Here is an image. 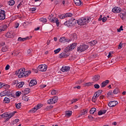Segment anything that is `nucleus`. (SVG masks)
I'll list each match as a JSON object with an SVG mask.
<instances>
[{
	"mask_svg": "<svg viewBox=\"0 0 126 126\" xmlns=\"http://www.w3.org/2000/svg\"><path fill=\"white\" fill-rule=\"evenodd\" d=\"M90 21H91V17L81 18L77 20V24L78 25H86Z\"/></svg>",
	"mask_w": 126,
	"mask_h": 126,
	"instance_id": "nucleus-1",
	"label": "nucleus"
},
{
	"mask_svg": "<svg viewBox=\"0 0 126 126\" xmlns=\"http://www.w3.org/2000/svg\"><path fill=\"white\" fill-rule=\"evenodd\" d=\"M24 71H25V68H22L16 71V75H18L19 78L24 77Z\"/></svg>",
	"mask_w": 126,
	"mask_h": 126,
	"instance_id": "nucleus-2",
	"label": "nucleus"
},
{
	"mask_svg": "<svg viewBox=\"0 0 126 126\" xmlns=\"http://www.w3.org/2000/svg\"><path fill=\"white\" fill-rule=\"evenodd\" d=\"M89 48L88 45L86 44H83L82 45H80L77 48L78 52H80V53H82V52H84V51H86Z\"/></svg>",
	"mask_w": 126,
	"mask_h": 126,
	"instance_id": "nucleus-3",
	"label": "nucleus"
},
{
	"mask_svg": "<svg viewBox=\"0 0 126 126\" xmlns=\"http://www.w3.org/2000/svg\"><path fill=\"white\" fill-rule=\"evenodd\" d=\"M69 55H70L69 51H67L66 49H65L64 51L60 54L59 57L61 59L62 58H67Z\"/></svg>",
	"mask_w": 126,
	"mask_h": 126,
	"instance_id": "nucleus-4",
	"label": "nucleus"
},
{
	"mask_svg": "<svg viewBox=\"0 0 126 126\" xmlns=\"http://www.w3.org/2000/svg\"><path fill=\"white\" fill-rule=\"evenodd\" d=\"M11 94V92L9 90L4 91L0 93V95L1 97H3L4 96H9Z\"/></svg>",
	"mask_w": 126,
	"mask_h": 126,
	"instance_id": "nucleus-5",
	"label": "nucleus"
},
{
	"mask_svg": "<svg viewBox=\"0 0 126 126\" xmlns=\"http://www.w3.org/2000/svg\"><path fill=\"white\" fill-rule=\"evenodd\" d=\"M48 66H47V65H39L37 69L39 70V71H46L47 70Z\"/></svg>",
	"mask_w": 126,
	"mask_h": 126,
	"instance_id": "nucleus-6",
	"label": "nucleus"
},
{
	"mask_svg": "<svg viewBox=\"0 0 126 126\" xmlns=\"http://www.w3.org/2000/svg\"><path fill=\"white\" fill-rule=\"evenodd\" d=\"M58 102V97H54L53 98H51L48 100L47 103L49 105H52L53 104H56Z\"/></svg>",
	"mask_w": 126,
	"mask_h": 126,
	"instance_id": "nucleus-7",
	"label": "nucleus"
},
{
	"mask_svg": "<svg viewBox=\"0 0 126 126\" xmlns=\"http://www.w3.org/2000/svg\"><path fill=\"white\" fill-rule=\"evenodd\" d=\"M5 19V11L0 9V20H4Z\"/></svg>",
	"mask_w": 126,
	"mask_h": 126,
	"instance_id": "nucleus-8",
	"label": "nucleus"
},
{
	"mask_svg": "<svg viewBox=\"0 0 126 126\" xmlns=\"http://www.w3.org/2000/svg\"><path fill=\"white\" fill-rule=\"evenodd\" d=\"M77 44L76 43H72L70 46H68L66 48V51L70 52L72 50H74V49L76 47Z\"/></svg>",
	"mask_w": 126,
	"mask_h": 126,
	"instance_id": "nucleus-9",
	"label": "nucleus"
},
{
	"mask_svg": "<svg viewBox=\"0 0 126 126\" xmlns=\"http://www.w3.org/2000/svg\"><path fill=\"white\" fill-rule=\"evenodd\" d=\"M112 11L114 13H120L122 11V9L120 7H114L112 9Z\"/></svg>",
	"mask_w": 126,
	"mask_h": 126,
	"instance_id": "nucleus-10",
	"label": "nucleus"
},
{
	"mask_svg": "<svg viewBox=\"0 0 126 126\" xmlns=\"http://www.w3.org/2000/svg\"><path fill=\"white\" fill-rule=\"evenodd\" d=\"M120 16L122 19L124 20L125 18H126V10L124 9L123 10H121V13L120 14Z\"/></svg>",
	"mask_w": 126,
	"mask_h": 126,
	"instance_id": "nucleus-11",
	"label": "nucleus"
},
{
	"mask_svg": "<svg viewBox=\"0 0 126 126\" xmlns=\"http://www.w3.org/2000/svg\"><path fill=\"white\" fill-rule=\"evenodd\" d=\"M116 105H118V101H112L109 102V103L108 104V105L110 108H112V107H115Z\"/></svg>",
	"mask_w": 126,
	"mask_h": 126,
	"instance_id": "nucleus-12",
	"label": "nucleus"
},
{
	"mask_svg": "<svg viewBox=\"0 0 126 126\" xmlns=\"http://www.w3.org/2000/svg\"><path fill=\"white\" fill-rule=\"evenodd\" d=\"M70 39H67L65 37H62L60 38V42L61 43H66L67 42H70Z\"/></svg>",
	"mask_w": 126,
	"mask_h": 126,
	"instance_id": "nucleus-13",
	"label": "nucleus"
},
{
	"mask_svg": "<svg viewBox=\"0 0 126 126\" xmlns=\"http://www.w3.org/2000/svg\"><path fill=\"white\" fill-rule=\"evenodd\" d=\"M5 36L7 38H13L14 37V33L12 32H8L5 34Z\"/></svg>",
	"mask_w": 126,
	"mask_h": 126,
	"instance_id": "nucleus-14",
	"label": "nucleus"
},
{
	"mask_svg": "<svg viewBox=\"0 0 126 126\" xmlns=\"http://www.w3.org/2000/svg\"><path fill=\"white\" fill-rule=\"evenodd\" d=\"M70 23H71V26H75L76 23H77V20H75L73 18H71L70 19Z\"/></svg>",
	"mask_w": 126,
	"mask_h": 126,
	"instance_id": "nucleus-15",
	"label": "nucleus"
},
{
	"mask_svg": "<svg viewBox=\"0 0 126 126\" xmlns=\"http://www.w3.org/2000/svg\"><path fill=\"white\" fill-rule=\"evenodd\" d=\"M51 22L53 23H56L57 26L59 27L60 26V22H59V19L57 18H53L52 20H51Z\"/></svg>",
	"mask_w": 126,
	"mask_h": 126,
	"instance_id": "nucleus-16",
	"label": "nucleus"
},
{
	"mask_svg": "<svg viewBox=\"0 0 126 126\" xmlns=\"http://www.w3.org/2000/svg\"><path fill=\"white\" fill-rule=\"evenodd\" d=\"M7 28V26L6 25H2L0 26V33L5 31V30Z\"/></svg>",
	"mask_w": 126,
	"mask_h": 126,
	"instance_id": "nucleus-17",
	"label": "nucleus"
},
{
	"mask_svg": "<svg viewBox=\"0 0 126 126\" xmlns=\"http://www.w3.org/2000/svg\"><path fill=\"white\" fill-rule=\"evenodd\" d=\"M70 38L71 40H73V41H74V40H77V34L75 33H72L70 36Z\"/></svg>",
	"mask_w": 126,
	"mask_h": 126,
	"instance_id": "nucleus-18",
	"label": "nucleus"
},
{
	"mask_svg": "<svg viewBox=\"0 0 126 126\" xmlns=\"http://www.w3.org/2000/svg\"><path fill=\"white\" fill-rule=\"evenodd\" d=\"M70 69V67L67 66H64L62 68V71L64 72L65 71H68Z\"/></svg>",
	"mask_w": 126,
	"mask_h": 126,
	"instance_id": "nucleus-19",
	"label": "nucleus"
},
{
	"mask_svg": "<svg viewBox=\"0 0 126 126\" xmlns=\"http://www.w3.org/2000/svg\"><path fill=\"white\" fill-rule=\"evenodd\" d=\"M31 91L30 90V89L27 88L25 90H23L22 91V92H23V94H24V95H27V94H29V93H30Z\"/></svg>",
	"mask_w": 126,
	"mask_h": 126,
	"instance_id": "nucleus-20",
	"label": "nucleus"
},
{
	"mask_svg": "<svg viewBox=\"0 0 126 126\" xmlns=\"http://www.w3.org/2000/svg\"><path fill=\"white\" fill-rule=\"evenodd\" d=\"M37 84V81L35 80H32L29 83V86L32 87V86H34V85H36Z\"/></svg>",
	"mask_w": 126,
	"mask_h": 126,
	"instance_id": "nucleus-21",
	"label": "nucleus"
},
{
	"mask_svg": "<svg viewBox=\"0 0 126 126\" xmlns=\"http://www.w3.org/2000/svg\"><path fill=\"white\" fill-rule=\"evenodd\" d=\"M24 85V82H20L16 85V88H22Z\"/></svg>",
	"mask_w": 126,
	"mask_h": 126,
	"instance_id": "nucleus-22",
	"label": "nucleus"
},
{
	"mask_svg": "<svg viewBox=\"0 0 126 126\" xmlns=\"http://www.w3.org/2000/svg\"><path fill=\"white\" fill-rule=\"evenodd\" d=\"M26 40H29V37L27 36L26 38H22L21 37H19L18 38V41L19 42H24V41H26Z\"/></svg>",
	"mask_w": 126,
	"mask_h": 126,
	"instance_id": "nucleus-23",
	"label": "nucleus"
},
{
	"mask_svg": "<svg viewBox=\"0 0 126 126\" xmlns=\"http://www.w3.org/2000/svg\"><path fill=\"white\" fill-rule=\"evenodd\" d=\"M74 2L76 5H77L78 6H79V5H81L83 4L82 2H81V1L80 0H74Z\"/></svg>",
	"mask_w": 126,
	"mask_h": 126,
	"instance_id": "nucleus-24",
	"label": "nucleus"
},
{
	"mask_svg": "<svg viewBox=\"0 0 126 126\" xmlns=\"http://www.w3.org/2000/svg\"><path fill=\"white\" fill-rule=\"evenodd\" d=\"M88 112V110L87 109L82 110L81 112V114L79 115L78 118H80V117H81V116H83V115H86V114H87Z\"/></svg>",
	"mask_w": 126,
	"mask_h": 126,
	"instance_id": "nucleus-25",
	"label": "nucleus"
},
{
	"mask_svg": "<svg viewBox=\"0 0 126 126\" xmlns=\"http://www.w3.org/2000/svg\"><path fill=\"white\" fill-rule=\"evenodd\" d=\"M100 79V76L99 75H95L94 78H93V81L94 82H96L98 81Z\"/></svg>",
	"mask_w": 126,
	"mask_h": 126,
	"instance_id": "nucleus-26",
	"label": "nucleus"
},
{
	"mask_svg": "<svg viewBox=\"0 0 126 126\" xmlns=\"http://www.w3.org/2000/svg\"><path fill=\"white\" fill-rule=\"evenodd\" d=\"M109 82H110V81H109L108 80H106L105 81L103 82L102 83H101V87L102 88H104V87H105V86H106L107 84L109 83Z\"/></svg>",
	"mask_w": 126,
	"mask_h": 126,
	"instance_id": "nucleus-27",
	"label": "nucleus"
},
{
	"mask_svg": "<svg viewBox=\"0 0 126 126\" xmlns=\"http://www.w3.org/2000/svg\"><path fill=\"white\" fill-rule=\"evenodd\" d=\"M71 115H72V111H68L65 112V117H67V118H69Z\"/></svg>",
	"mask_w": 126,
	"mask_h": 126,
	"instance_id": "nucleus-28",
	"label": "nucleus"
},
{
	"mask_svg": "<svg viewBox=\"0 0 126 126\" xmlns=\"http://www.w3.org/2000/svg\"><path fill=\"white\" fill-rule=\"evenodd\" d=\"M7 50H8V46L6 45H3L2 47L1 51L3 52V53H4L5 52H7Z\"/></svg>",
	"mask_w": 126,
	"mask_h": 126,
	"instance_id": "nucleus-29",
	"label": "nucleus"
},
{
	"mask_svg": "<svg viewBox=\"0 0 126 126\" xmlns=\"http://www.w3.org/2000/svg\"><path fill=\"white\" fill-rule=\"evenodd\" d=\"M15 113H16V111H14L12 113H10L11 115L9 117H8L6 119V121H9L10 119H11V118H12V117H13V116H14V115H15Z\"/></svg>",
	"mask_w": 126,
	"mask_h": 126,
	"instance_id": "nucleus-30",
	"label": "nucleus"
},
{
	"mask_svg": "<svg viewBox=\"0 0 126 126\" xmlns=\"http://www.w3.org/2000/svg\"><path fill=\"white\" fill-rule=\"evenodd\" d=\"M11 115H10V113L7 114L6 113H4L3 114L0 115V117H1L2 118H7L8 117H10Z\"/></svg>",
	"mask_w": 126,
	"mask_h": 126,
	"instance_id": "nucleus-31",
	"label": "nucleus"
},
{
	"mask_svg": "<svg viewBox=\"0 0 126 126\" xmlns=\"http://www.w3.org/2000/svg\"><path fill=\"white\" fill-rule=\"evenodd\" d=\"M30 74H31V71L28 70V71H25L24 72V76H28V75H30Z\"/></svg>",
	"mask_w": 126,
	"mask_h": 126,
	"instance_id": "nucleus-32",
	"label": "nucleus"
},
{
	"mask_svg": "<svg viewBox=\"0 0 126 126\" xmlns=\"http://www.w3.org/2000/svg\"><path fill=\"white\" fill-rule=\"evenodd\" d=\"M64 25H65V26H67V27H70V26H71V23H70V20L66 21L64 23Z\"/></svg>",
	"mask_w": 126,
	"mask_h": 126,
	"instance_id": "nucleus-33",
	"label": "nucleus"
},
{
	"mask_svg": "<svg viewBox=\"0 0 126 126\" xmlns=\"http://www.w3.org/2000/svg\"><path fill=\"white\" fill-rule=\"evenodd\" d=\"M97 43V41L96 40H93V41L89 42V45L91 46L92 47H93V46L96 45Z\"/></svg>",
	"mask_w": 126,
	"mask_h": 126,
	"instance_id": "nucleus-34",
	"label": "nucleus"
},
{
	"mask_svg": "<svg viewBox=\"0 0 126 126\" xmlns=\"http://www.w3.org/2000/svg\"><path fill=\"white\" fill-rule=\"evenodd\" d=\"M51 95H58L59 91L53 90L51 92Z\"/></svg>",
	"mask_w": 126,
	"mask_h": 126,
	"instance_id": "nucleus-35",
	"label": "nucleus"
},
{
	"mask_svg": "<svg viewBox=\"0 0 126 126\" xmlns=\"http://www.w3.org/2000/svg\"><path fill=\"white\" fill-rule=\"evenodd\" d=\"M4 102H5V103H6L7 104H8V103L10 102V99L8 97H5L4 99Z\"/></svg>",
	"mask_w": 126,
	"mask_h": 126,
	"instance_id": "nucleus-36",
	"label": "nucleus"
},
{
	"mask_svg": "<svg viewBox=\"0 0 126 126\" xmlns=\"http://www.w3.org/2000/svg\"><path fill=\"white\" fill-rule=\"evenodd\" d=\"M43 107V104L39 103L37 105V106H35V108H36V110H39V109H41Z\"/></svg>",
	"mask_w": 126,
	"mask_h": 126,
	"instance_id": "nucleus-37",
	"label": "nucleus"
},
{
	"mask_svg": "<svg viewBox=\"0 0 126 126\" xmlns=\"http://www.w3.org/2000/svg\"><path fill=\"white\" fill-rule=\"evenodd\" d=\"M15 107L16 109H20L21 108V103H15Z\"/></svg>",
	"mask_w": 126,
	"mask_h": 126,
	"instance_id": "nucleus-38",
	"label": "nucleus"
},
{
	"mask_svg": "<svg viewBox=\"0 0 126 126\" xmlns=\"http://www.w3.org/2000/svg\"><path fill=\"white\" fill-rule=\"evenodd\" d=\"M39 21H40L41 22H42L43 23H46V22H47V19L44 18H41L39 19Z\"/></svg>",
	"mask_w": 126,
	"mask_h": 126,
	"instance_id": "nucleus-39",
	"label": "nucleus"
},
{
	"mask_svg": "<svg viewBox=\"0 0 126 126\" xmlns=\"http://www.w3.org/2000/svg\"><path fill=\"white\" fill-rule=\"evenodd\" d=\"M96 112V108H92L90 110V114L92 115H93Z\"/></svg>",
	"mask_w": 126,
	"mask_h": 126,
	"instance_id": "nucleus-40",
	"label": "nucleus"
},
{
	"mask_svg": "<svg viewBox=\"0 0 126 126\" xmlns=\"http://www.w3.org/2000/svg\"><path fill=\"white\" fill-rule=\"evenodd\" d=\"M14 3H15V1L13 0H11L8 1L9 5H14Z\"/></svg>",
	"mask_w": 126,
	"mask_h": 126,
	"instance_id": "nucleus-41",
	"label": "nucleus"
},
{
	"mask_svg": "<svg viewBox=\"0 0 126 126\" xmlns=\"http://www.w3.org/2000/svg\"><path fill=\"white\" fill-rule=\"evenodd\" d=\"M59 18L60 19H64L65 18V14H62L59 16Z\"/></svg>",
	"mask_w": 126,
	"mask_h": 126,
	"instance_id": "nucleus-42",
	"label": "nucleus"
},
{
	"mask_svg": "<svg viewBox=\"0 0 126 126\" xmlns=\"http://www.w3.org/2000/svg\"><path fill=\"white\" fill-rule=\"evenodd\" d=\"M36 111H37V108H36V106H35L33 108L30 110L29 112H32V113H35Z\"/></svg>",
	"mask_w": 126,
	"mask_h": 126,
	"instance_id": "nucleus-43",
	"label": "nucleus"
},
{
	"mask_svg": "<svg viewBox=\"0 0 126 126\" xmlns=\"http://www.w3.org/2000/svg\"><path fill=\"white\" fill-rule=\"evenodd\" d=\"M22 99L24 101H28V100H29V98H28V97L25 96H23Z\"/></svg>",
	"mask_w": 126,
	"mask_h": 126,
	"instance_id": "nucleus-44",
	"label": "nucleus"
},
{
	"mask_svg": "<svg viewBox=\"0 0 126 126\" xmlns=\"http://www.w3.org/2000/svg\"><path fill=\"white\" fill-rule=\"evenodd\" d=\"M113 94H118L119 93V89L116 88L113 91Z\"/></svg>",
	"mask_w": 126,
	"mask_h": 126,
	"instance_id": "nucleus-45",
	"label": "nucleus"
},
{
	"mask_svg": "<svg viewBox=\"0 0 126 126\" xmlns=\"http://www.w3.org/2000/svg\"><path fill=\"white\" fill-rule=\"evenodd\" d=\"M65 16L66 17H71L72 16V14L68 13L65 14Z\"/></svg>",
	"mask_w": 126,
	"mask_h": 126,
	"instance_id": "nucleus-46",
	"label": "nucleus"
},
{
	"mask_svg": "<svg viewBox=\"0 0 126 126\" xmlns=\"http://www.w3.org/2000/svg\"><path fill=\"white\" fill-rule=\"evenodd\" d=\"M61 48H58L55 50H54V53L55 54H58V53H60V52H61Z\"/></svg>",
	"mask_w": 126,
	"mask_h": 126,
	"instance_id": "nucleus-47",
	"label": "nucleus"
},
{
	"mask_svg": "<svg viewBox=\"0 0 126 126\" xmlns=\"http://www.w3.org/2000/svg\"><path fill=\"white\" fill-rule=\"evenodd\" d=\"M53 18L54 16H53V14H51V15H49V16L48 17L49 20H50L51 21L53 20Z\"/></svg>",
	"mask_w": 126,
	"mask_h": 126,
	"instance_id": "nucleus-48",
	"label": "nucleus"
},
{
	"mask_svg": "<svg viewBox=\"0 0 126 126\" xmlns=\"http://www.w3.org/2000/svg\"><path fill=\"white\" fill-rule=\"evenodd\" d=\"M108 96H113L114 95L113 93H112V91H110L108 93H107Z\"/></svg>",
	"mask_w": 126,
	"mask_h": 126,
	"instance_id": "nucleus-49",
	"label": "nucleus"
},
{
	"mask_svg": "<svg viewBox=\"0 0 126 126\" xmlns=\"http://www.w3.org/2000/svg\"><path fill=\"white\" fill-rule=\"evenodd\" d=\"M102 92H103V91L99 90L97 92H96L95 93L98 94V96H100V94L102 93Z\"/></svg>",
	"mask_w": 126,
	"mask_h": 126,
	"instance_id": "nucleus-50",
	"label": "nucleus"
},
{
	"mask_svg": "<svg viewBox=\"0 0 126 126\" xmlns=\"http://www.w3.org/2000/svg\"><path fill=\"white\" fill-rule=\"evenodd\" d=\"M124 29H123V26H121L119 29L117 30L118 32H121V31H123Z\"/></svg>",
	"mask_w": 126,
	"mask_h": 126,
	"instance_id": "nucleus-51",
	"label": "nucleus"
},
{
	"mask_svg": "<svg viewBox=\"0 0 126 126\" xmlns=\"http://www.w3.org/2000/svg\"><path fill=\"white\" fill-rule=\"evenodd\" d=\"M93 83L89 82L85 84L86 86H91Z\"/></svg>",
	"mask_w": 126,
	"mask_h": 126,
	"instance_id": "nucleus-52",
	"label": "nucleus"
},
{
	"mask_svg": "<svg viewBox=\"0 0 126 126\" xmlns=\"http://www.w3.org/2000/svg\"><path fill=\"white\" fill-rule=\"evenodd\" d=\"M94 87L96 89H99V88H100V86L98 84H95L94 85Z\"/></svg>",
	"mask_w": 126,
	"mask_h": 126,
	"instance_id": "nucleus-53",
	"label": "nucleus"
},
{
	"mask_svg": "<svg viewBox=\"0 0 126 126\" xmlns=\"http://www.w3.org/2000/svg\"><path fill=\"white\" fill-rule=\"evenodd\" d=\"M22 94L21 92H17L16 93V96H17L18 97H19V96H20V94Z\"/></svg>",
	"mask_w": 126,
	"mask_h": 126,
	"instance_id": "nucleus-54",
	"label": "nucleus"
},
{
	"mask_svg": "<svg viewBox=\"0 0 126 126\" xmlns=\"http://www.w3.org/2000/svg\"><path fill=\"white\" fill-rule=\"evenodd\" d=\"M102 22H106V21H107V17H103L102 18Z\"/></svg>",
	"mask_w": 126,
	"mask_h": 126,
	"instance_id": "nucleus-55",
	"label": "nucleus"
},
{
	"mask_svg": "<svg viewBox=\"0 0 126 126\" xmlns=\"http://www.w3.org/2000/svg\"><path fill=\"white\" fill-rule=\"evenodd\" d=\"M92 100V101L94 102V103H95V102H96L97 100V98L94 97V96H93Z\"/></svg>",
	"mask_w": 126,
	"mask_h": 126,
	"instance_id": "nucleus-56",
	"label": "nucleus"
},
{
	"mask_svg": "<svg viewBox=\"0 0 126 126\" xmlns=\"http://www.w3.org/2000/svg\"><path fill=\"white\" fill-rule=\"evenodd\" d=\"M78 99L77 98H75V99H73L71 101V104H73V103H75V102H77Z\"/></svg>",
	"mask_w": 126,
	"mask_h": 126,
	"instance_id": "nucleus-57",
	"label": "nucleus"
},
{
	"mask_svg": "<svg viewBox=\"0 0 126 126\" xmlns=\"http://www.w3.org/2000/svg\"><path fill=\"white\" fill-rule=\"evenodd\" d=\"M9 67H10V66L9 64H7L5 67V70H8L9 69Z\"/></svg>",
	"mask_w": 126,
	"mask_h": 126,
	"instance_id": "nucleus-58",
	"label": "nucleus"
},
{
	"mask_svg": "<svg viewBox=\"0 0 126 126\" xmlns=\"http://www.w3.org/2000/svg\"><path fill=\"white\" fill-rule=\"evenodd\" d=\"M18 122H19V119H15L13 121V124H17Z\"/></svg>",
	"mask_w": 126,
	"mask_h": 126,
	"instance_id": "nucleus-59",
	"label": "nucleus"
},
{
	"mask_svg": "<svg viewBox=\"0 0 126 126\" xmlns=\"http://www.w3.org/2000/svg\"><path fill=\"white\" fill-rule=\"evenodd\" d=\"M98 116H101L103 115V111L102 110H100L98 113Z\"/></svg>",
	"mask_w": 126,
	"mask_h": 126,
	"instance_id": "nucleus-60",
	"label": "nucleus"
},
{
	"mask_svg": "<svg viewBox=\"0 0 126 126\" xmlns=\"http://www.w3.org/2000/svg\"><path fill=\"white\" fill-rule=\"evenodd\" d=\"M3 86H5V85L3 83H0V89L1 88V87H3Z\"/></svg>",
	"mask_w": 126,
	"mask_h": 126,
	"instance_id": "nucleus-61",
	"label": "nucleus"
},
{
	"mask_svg": "<svg viewBox=\"0 0 126 126\" xmlns=\"http://www.w3.org/2000/svg\"><path fill=\"white\" fill-rule=\"evenodd\" d=\"M98 94H96V93H95L94 95V98H97L98 96Z\"/></svg>",
	"mask_w": 126,
	"mask_h": 126,
	"instance_id": "nucleus-62",
	"label": "nucleus"
},
{
	"mask_svg": "<svg viewBox=\"0 0 126 126\" xmlns=\"http://www.w3.org/2000/svg\"><path fill=\"white\" fill-rule=\"evenodd\" d=\"M122 48H123V44L120 43L118 45V49H122Z\"/></svg>",
	"mask_w": 126,
	"mask_h": 126,
	"instance_id": "nucleus-63",
	"label": "nucleus"
},
{
	"mask_svg": "<svg viewBox=\"0 0 126 126\" xmlns=\"http://www.w3.org/2000/svg\"><path fill=\"white\" fill-rule=\"evenodd\" d=\"M36 7H33V8H31L30 9L31 11H35L36 10Z\"/></svg>",
	"mask_w": 126,
	"mask_h": 126,
	"instance_id": "nucleus-64",
	"label": "nucleus"
}]
</instances>
